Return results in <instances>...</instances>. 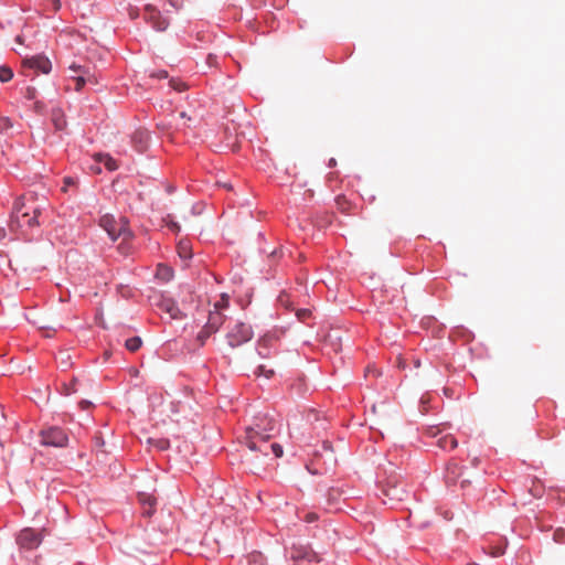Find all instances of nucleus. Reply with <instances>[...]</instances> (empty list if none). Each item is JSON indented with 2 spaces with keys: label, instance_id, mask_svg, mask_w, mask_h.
Returning <instances> with one entry per match:
<instances>
[{
  "label": "nucleus",
  "instance_id": "obj_1",
  "mask_svg": "<svg viewBox=\"0 0 565 565\" xmlns=\"http://www.w3.org/2000/svg\"><path fill=\"white\" fill-rule=\"evenodd\" d=\"M41 207L33 195L20 196L15 200L10 218L11 230L32 228L39 225Z\"/></svg>",
  "mask_w": 565,
  "mask_h": 565
},
{
  "label": "nucleus",
  "instance_id": "obj_2",
  "mask_svg": "<svg viewBox=\"0 0 565 565\" xmlns=\"http://www.w3.org/2000/svg\"><path fill=\"white\" fill-rule=\"evenodd\" d=\"M275 430L273 419L264 416L258 419L255 426L245 429L244 440L250 451H259L264 456H268V439Z\"/></svg>",
  "mask_w": 565,
  "mask_h": 565
},
{
  "label": "nucleus",
  "instance_id": "obj_3",
  "mask_svg": "<svg viewBox=\"0 0 565 565\" xmlns=\"http://www.w3.org/2000/svg\"><path fill=\"white\" fill-rule=\"evenodd\" d=\"M99 225L114 241L119 237H121L122 241H128L131 237V232L128 228L127 221L122 217L117 221L113 215L106 214L100 217Z\"/></svg>",
  "mask_w": 565,
  "mask_h": 565
},
{
  "label": "nucleus",
  "instance_id": "obj_4",
  "mask_svg": "<svg viewBox=\"0 0 565 565\" xmlns=\"http://www.w3.org/2000/svg\"><path fill=\"white\" fill-rule=\"evenodd\" d=\"M253 334L254 332L249 324L243 321H235L228 327L226 340L231 348H236L248 342Z\"/></svg>",
  "mask_w": 565,
  "mask_h": 565
},
{
  "label": "nucleus",
  "instance_id": "obj_5",
  "mask_svg": "<svg viewBox=\"0 0 565 565\" xmlns=\"http://www.w3.org/2000/svg\"><path fill=\"white\" fill-rule=\"evenodd\" d=\"M290 558L294 562H320V556L309 544L294 543L290 547Z\"/></svg>",
  "mask_w": 565,
  "mask_h": 565
},
{
  "label": "nucleus",
  "instance_id": "obj_6",
  "mask_svg": "<svg viewBox=\"0 0 565 565\" xmlns=\"http://www.w3.org/2000/svg\"><path fill=\"white\" fill-rule=\"evenodd\" d=\"M67 441V435L58 427H50L41 431V443L44 446L65 447Z\"/></svg>",
  "mask_w": 565,
  "mask_h": 565
},
{
  "label": "nucleus",
  "instance_id": "obj_7",
  "mask_svg": "<svg viewBox=\"0 0 565 565\" xmlns=\"http://www.w3.org/2000/svg\"><path fill=\"white\" fill-rule=\"evenodd\" d=\"M42 540V532H36L31 527L23 529L17 539L18 544L25 550H34L39 547Z\"/></svg>",
  "mask_w": 565,
  "mask_h": 565
},
{
  "label": "nucleus",
  "instance_id": "obj_8",
  "mask_svg": "<svg viewBox=\"0 0 565 565\" xmlns=\"http://www.w3.org/2000/svg\"><path fill=\"white\" fill-rule=\"evenodd\" d=\"M279 333L277 331H269L265 333L257 342V350L259 356L267 359L270 356L269 349L274 348L279 341Z\"/></svg>",
  "mask_w": 565,
  "mask_h": 565
},
{
  "label": "nucleus",
  "instance_id": "obj_9",
  "mask_svg": "<svg viewBox=\"0 0 565 565\" xmlns=\"http://www.w3.org/2000/svg\"><path fill=\"white\" fill-rule=\"evenodd\" d=\"M382 492H383L384 497H386L390 502L402 501L406 493L404 487L403 486L398 487L396 481H394L392 479L387 480Z\"/></svg>",
  "mask_w": 565,
  "mask_h": 565
},
{
  "label": "nucleus",
  "instance_id": "obj_10",
  "mask_svg": "<svg viewBox=\"0 0 565 565\" xmlns=\"http://www.w3.org/2000/svg\"><path fill=\"white\" fill-rule=\"evenodd\" d=\"M23 65L30 68L38 70L43 74L50 73L52 65L49 58L42 55L32 56L23 61Z\"/></svg>",
  "mask_w": 565,
  "mask_h": 565
},
{
  "label": "nucleus",
  "instance_id": "obj_11",
  "mask_svg": "<svg viewBox=\"0 0 565 565\" xmlns=\"http://www.w3.org/2000/svg\"><path fill=\"white\" fill-rule=\"evenodd\" d=\"M146 19L152 24V26L157 31H164L169 25V22L161 17L159 11H157L153 8L147 7Z\"/></svg>",
  "mask_w": 565,
  "mask_h": 565
},
{
  "label": "nucleus",
  "instance_id": "obj_12",
  "mask_svg": "<svg viewBox=\"0 0 565 565\" xmlns=\"http://www.w3.org/2000/svg\"><path fill=\"white\" fill-rule=\"evenodd\" d=\"M139 502L141 503L143 510L142 514L146 516H151L154 512L156 498L151 493L140 492L138 494Z\"/></svg>",
  "mask_w": 565,
  "mask_h": 565
},
{
  "label": "nucleus",
  "instance_id": "obj_13",
  "mask_svg": "<svg viewBox=\"0 0 565 565\" xmlns=\"http://www.w3.org/2000/svg\"><path fill=\"white\" fill-rule=\"evenodd\" d=\"M214 308L215 310L210 312L206 326L209 330L216 332L220 329V327L224 323L225 318L218 310V305H215Z\"/></svg>",
  "mask_w": 565,
  "mask_h": 565
},
{
  "label": "nucleus",
  "instance_id": "obj_14",
  "mask_svg": "<svg viewBox=\"0 0 565 565\" xmlns=\"http://www.w3.org/2000/svg\"><path fill=\"white\" fill-rule=\"evenodd\" d=\"M436 444L443 450H452L458 446V441L452 435L440 436Z\"/></svg>",
  "mask_w": 565,
  "mask_h": 565
},
{
  "label": "nucleus",
  "instance_id": "obj_15",
  "mask_svg": "<svg viewBox=\"0 0 565 565\" xmlns=\"http://www.w3.org/2000/svg\"><path fill=\"white\" fill-rule=\"evenodd\" d=\"M51 120L56 130H63L66 127V119L64 113L56 108L51 113Z\"/></svg>",
  "mask_w": 565,
  "mask_h": 565
},
{
  "label": "nucleus",
  "instance_id": "obj_16",
  "mask_svg": "<svg viewBox=\"0 0 565 565\" xmlns=\"http://www.w3.org/2000/svg\"><path fill=\"white\" fill-rule=\"evenodd\" d=\"M94 158L97 162L103 163L109 171H115L116 169H118L116 160L107 153H96Z\"/></svg>",
  "mask_w": 565,
  "mask_h": 565
},
{
  "label": "nucleus",
  "instance_id": "obj_17",
  "mask_svg": "<svg viewBox=\"0 0 565 565\" xmlns=\"http://www.w3.org/2000/svg\"><path fill=\"white\" fill-rule=\"evenodd\" d=\"M177 250L182 259H190L192 257V246L186 239H181L178 243Z\"/></svg>",
  "mask_w": 565,
  "mask_h": 565
},
{
  "label": "nucleus",
  "instance_id": "obj_18",
  "mask_svg": "<svg viewBox=\"0 0 565 565\" xmlns=\"http://www.w3.org/2000/svg\"><path fill=\"white\" fill-rule=\"evenodd\" d=\"M162 309L167 311L172 319H179L182 317L180 309L170 300L163 301Z\"/></svg>",
  "mask_w": 565,
  "mask_h": 565
},
{
  "label": "nucleus",
  "instance_id": "obj_19",
  "mask_svg": "<svg viewBox=\"0 0 565 565\" xmlns=\"http://www.w3.org/2000/svg\"><path fill=\"white\" fill-rule=\"evenodd\" d=\"M142 344V340L140 337H132L130 339H127L125 342V347L130 352H136L140 349Z\"/></svg>",
  "mask_w": 565,
  "mask_h": 565
},
{
  "label": "nucleus",
  "instance_id": "obj_20",
  "mask_svg": "<svg viewBox=\"0 0 565 565\" xmlns=\"http://www.w3.org/2000/svg\"><path fill=\"white\" fill-rule=\"evenodd\" d=\"M13 77V72L9 66H0V82H9Z\"/></svg>",
  "mask_w": 565,
  "mask_h": 565
},
{
  "label": "nucleus",
  "instance_id": "obj_21",
  "mask_svg": "<svg viewBox=\"0 0 565 565\" xmlns=\"http://www.w3.org/2000/svg\"><path fill=\"white\" fill-rule=\"evenodd\" d=\"M86 74L87 71H83L77 77H75V90L79 92L86 84Z\"/></svg>",
  "mask_w": 565,
  "mask_h": 565
},
{
  "label": "nucleus",
  "instance_id": "obj_22",
  "mask_svg": "<svg viewBox=\"0 0 565 565\" xmlns=\"http://www.w3.org/2000/svg\"><path fill=\"white\" fill-rule=\"evenodd\" d=\"M170 86L178 90V92H183L188 88L186 84L179 81V79H175V78H171L170 82H169Z\"/></svg>",
  "mask_w": 565,
  "mask_h": 565
},
{
  "label": "nucleus",
  "instance_id": "obj_23",
  "mask_svg": "<svg viewBox=\"0 0 565 565\" xmlns=\"http://www.w3.org/2000/svg\"><path fill=\"white\" fill-rule=\"evenodd\" d=\"M214 332L215 331L209 330L207 326L205 324L201 332L198 334V340L200 341L201 345H203L205 340Z\"/></svg>",
  "mask_w": 565,
  "mask_h": 565
},
{
  "label": "nucleus",
  "instance_id": "obj_24",
  "mask_svg": "<svg viewBox=\"0 0 565 565\" xmlns=\"http://www.w3.org/2000/svg\"><path fill=\"white\" fill-rule=\"evenodd\" d=\"M148 441H149V444L156 446L160 450H164V449H167L169 447V441L167 439H157V440H154V439L150 438Z\"/></svg>",
  "mask_w": 565,
  "mask_h": 565
},
{
  "label": "nucleus",
  "instance_id": "obj_25",
  "mask_svg": "<svg viewBox=\"0 0 565 565\" xmlns=\"http://www.w3.org/2000/svg\"><path fill=\"white\" fill-rule=\"evenodd\" d=\"M257 375H264L266 376L267 379H269L270 376H273L274 374V370L273 369H267L266 365L264 364H260L258 365L257 367V372H256Z\"/></svg>",
  "mask_w": 565,
  "mask_h": 565
},
{
  "label": "nucleus",
  "instance_id": "obj_26",
  "mask_svg": "<svg viewBox=\"0 0 565 565\" xmlns=\"http://www.w3.org/2000/svg\"><path fill=\"white\" fill-rule=\"evenodd\" d=\"M75 384H76V379H73L70 384H64L63 385L64 395L68 396L71 394L75 393L76 392Z\"/></svg>",
  "mask_w": 565,
  "mask_h": 565
},
{
  "label": "nucleus",
  "instance_id": "obj_27",
  "mask_svg": "<svg viewBox=\"0 0 565 565\" xmlns=\"http://www.w3.org/2000/svg\"><path fill=\"white\" fill-rule=\"evenodd\" d=\"M269 450H271L277 458L282 456V447L279 444L274 443L268 445V451Z\"/></svg>",
  "mask_w": 565,
  "mask_h": 565
},
{
  "label": "nucleus",
  "instance_id": "obj_28",
  "mask_svg": "<svg viewBox=\"0 0 565 565\" xmlns=\"http://www.w3.org/2000/svg\"><path fill=\"white\" fill-rule=\"evenodd\" d=\"M164 221H166L167 226H168L171 231H173V232H175V233H178V232L180 231V225H179L177 222H174V221L171 218V216H170V215H168V216H167V218H166Z\"/></svg>",
  "mask_w": 565,
  "mask_h": 565
},
{
  "label": "nucleus",
  "instance_id": "obj_29",
  "mask_svg": "<svg viewBox=\"0 0 565 565\" xmlns=\"http://www.w3.org/2000/svg\"><path fill=\"white\" fill-rule=\"evenodd\" d=\"M337 205L338 207L342 211V212H347L348 211V205H349V202L345 200L344 196H338L337 200Z\"/></svg>",
  "mask_w": 565,
  "mask_h": 565
},
{
  "label": "nucleus",
  "instance_id": "obj_30",
  "mask_svg": "<svg viewBox=\"0 0 565 565\" xmlns=\"http://www.w3.org/2000/svg\"><path fill=\"white\" fill-rule=\"evenodd\" d=\"M457 469H458V466L455 462L449 463V466L447 468L448 475L452 476L451 477L452 481H455L460 476L459 473H456Z\"/></svg>",
  "mask_w": 565,
  "mask_h": 565
},
{
  "label": "nucleus",
  "instance_id": "obj_31",
  "mask_svg": "<svg viewBox=\"0 0 565 565\" xmlns=\"http://www.w3.org/2000/svg\"><path fill=\"white\" fill-rule=\"evenodd\" d=\"M296 315L299 320L305 321L311 316V311L309 309H299Z\"/></svg>",
  "mask_w": 565,
  "mask_h": 565
},
{
  "label": "nucleus",
  "instance_id": "obj_32",
  "mask_svg": "<svg viewBox=\"0 0 565 565\" xmlns=\"http://www.w3.org/2000/svg\"><path fill=\"white\" fill-rule=\"evenodd\" d=\"M318 520V514L315 512H308L303 516V521L307 523H312Z\"/></svg>",
  "mask_w": 565,
  "mask_h": 565
},
{
  "label": "nucleus",
  "instance_id": "obj_33",
  "mask_svg": "<svg viewBox=\"0 0 565 565\" xmlns=\"http://www.w3.org/2000/svg\"><path fill=\"white\" fill-rule=\"evenodd\" d=\"M10 127H11L10 120L6 117H0V132Z\"/></svg>",
  "mask_w": 565,
  "mask_h": 565
},
{
  "label": "nucleus",
  "instance_id": "obj_34",
  "mask_svg": "<svg viewBox=\"0 0 565 565\" xmlns=\"http://www.w3.org/2000/svg\"><path fill=\"white\" fill-rule=\"evenodd\" d=\"M150 77H153V78H158V79H162V78H167L168 77V72L167 71H158V72H153L150 74Z\"/></svg>",
  "mask_w": 565,
  "mask_h": 565
},
{
  "label": "nucleus",
  "instance_id": "obj_35",
  "mask_svg": "<svg viewBox=\"0 0 565 565\" xmlns=\"http://www.w3.org/2000/svg\"><path fill=\"white\" fill-rule=\"evenodd\" d=\"M25 97L29 99H33L35 97V88L28 87L25 90Z\"/></svg>",
  "mask_w": 565,
  "mask_h": 565
},
{
  "label": "nucleus",
  "instance_id": "obj_36",
  "mask_svg": "<svg viewBox=\"0 0 565 565\" xmlns=\"http://www.w3.org/2000/svg\"><path fill=\"white\" fill-rule=\"evenodd\" d=\"M216 305H218V310L221 311L222 308L227 306V297H225V295H223L222 296V301L217 302Z\"/></svg>",
  "mask_w": 565,
  "mask_h": 565
},
{
  "label": "nucleus",
  "instance_id": "obj_37",
  "mask_svg": "<svg viewBox=\"0 0 565 565\" xmlns=\"http://www.w3.org/2000/svg\"><path fill=\"white\" fill-rule=\"evenodd\" d=\"M141 138V139H148V134L143 131H138L135 134L134 139Z\"/></svg>",
  "mask_w": 565,
  "mask_h": 565
},
{
  "label": "nucleus",
  "instance_id": "obj_38",
  "mask_svg": "<svg viewBox=\"0 0 565 565\" xmlns=\"http://www.w3.org/2000/svg\"><path fill=\"white\" fill-rule=\"evenodd\" d=\"M207 63L212 66V65H215L216 64V56L213 55V54H210L207 56Z\"/></svg>",
  "mask_w": 565,
  "mask_h": 565
},
{
  "label": "nucleus",
  "instance_id": "obj_39",
  "mask_svg": "<svg viewBox=\"0 0 565 565\" xmlns=\"http://www.w3.org/2000/svg\"><path fill=\"white\" fill-rule=\"evenodd\" d=\"M86 83H94L96 84V78L93 76V75H88V73L86 74Z\"/></svg>",
  "mask_w": 565,
  "mask_h": 565
},
{
  "label": "nucleus",
  "instance_id": "obj_40",
  "mask_svg": "<svg viewBox=\"0 0 565 565\" xmlns=\"http://www.w3.org/2000/svg\"><path fill=\"white\" fill-rule=\"evenodd\" d=\"M79 405H81V407H82L83 409H86V408H88V407L92 405V403H90V402H88V401H82V402L79 403Z\"/></svg>",
  "mask_w": 565,
  "mask_h": 565
},
{
  "label": "nucleus",
  "instance_id": "obj_41",
  "mask_svg": "<svg viewBox=\"0 0 565 565\" xmlns=\"http://www.w3.org/2000/svg\"><path fill=\"white\" fill-rule=\"evenodd\" d=\"M71 68H72L73 71H75V72H81V73H82L83 71H85L82 66H79V65H75V64L71 65Z\"/></svg>",
  "mask_w": 565,
  "mask_h": 565
},
{
  "label": "nucleus",
  "instance_id": "obj_42",
  "mask_svg": "<svg viewBox=\"0 0 565 565\" xmlns=\"http://www.w3.org/2000/svg\"><path fill=\"white\" fill-rule=\"evenodd\" d=\"M339 494H340V492H339L338 490H333V489L329 492V495H330V498H332V499H334V498H335L337 495H339Z\"/></svg>",
  "mask_w": 565,
  "mask_h": 565
},
{
  "label": "nucleus",
  "instance_id": "obj_43",
  "mask_svg": "<svg viewBox=\"0 0 565 565\" xmlns=\"http://www.w3.org/2000/svg\"><path fill=\"white\" fill-rule=\"evenodd\" d=\"M52 1H53L54 9H55V10H58V9H60V7H61V2H60V0H52Z\"/></svg>",
  "mask_w": 565,
  "mask_h": 565
},
{
  "label": "nucleus",
  "instance_id": "obj_44",
  "mask_svg": "<svg viewBox=\"0 0 565 565\" xmlns=\"http://www.w3.org/2000/svg\"><path fill=\"white\" fill-rule=\"evenodd\" d=\"M64 182L66 185H71L74 183L72 178H65Z\"/></svg>",
  "mask_w": 565,
  "mask_h": 565
},
{
  "label": "nucleus",
  "instance_id": "obj_45",
  "mask_svg": "<svg viewBox=\"0 0 565 565\" xmlns=\"http://www.w3.org/2000/svg\"><path fill=\"white\" fill-rule=\"evenodd\" d=\"M6 237V231L4 228H0V241H2Z\"/></svg>",
  "mask_w": 565,
  "mask_h": 565
},
{
  "label": "nucleus",
  "instance_id": "obj_46",
  "mask_svg": "<svg viewBox=\"0 0 565 565\" xmlns=\"http://www.w3.org/2000/svg\"><path fill=\"white\" fill-rule=\"evenodd\" d=\"M15 41H17L18 43H22V36H21V35H18V36L15 38Z\"/></svg>",
  "mask_w": 565,
  "mask_h": 565
},
{
  "label": "nucleus",
  "instance_id": "obj_47",
  "mask_svg": "<svg viewBox=\"0 0 565 565\" xmlns=\"http://www.w3.org/2000/svg\"><path fill=\"white\" fill-rule=\"evenodd\" d=\"M93 169H94V171H95L96 173H100V172H102V169H100L99 167H95V168H93Z\"/></svg>",
  "mask_w": 565,
  "mask_h": 565
},
{
  "label": "nucleus",
  "instance_id": "obj_48",
  "mask_svg": "<svg viewBox=\"0 0 565 565\" xmlns=\"http://www.w3.org/2000/svg\"><path fill=\"white\" fill-rule=\"evenodd\" d=\"M162 269L167 273L168 276H171L169 268L164 267Z\"/></svg>",
  "mask_w": 565,
  "mask_h": 565
},
{
  "label": "nucleus",
  "instance_id": "obj_49",
  "mask_svg": "<svg viewBox=\"0 0 565 565\" xmlns=\"http://www.w3.org/2000/svg\"><path fill=\"white\" fill-rule=\"evenodd\" d=\"M467 565H478V564H476V563H470V564H467Z\"/></svg>",
  "mask_w": 565,
  "mask_h": 565
}]
</instances>
